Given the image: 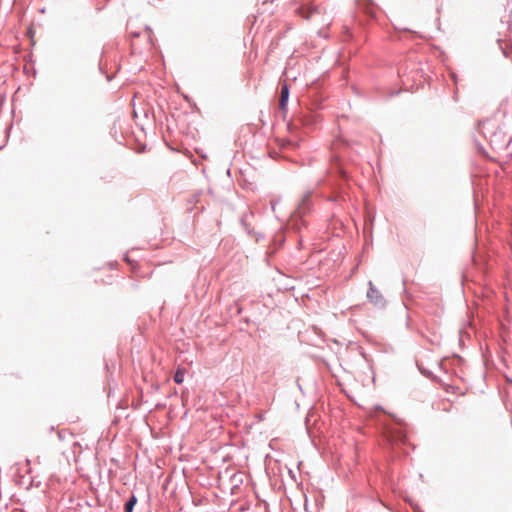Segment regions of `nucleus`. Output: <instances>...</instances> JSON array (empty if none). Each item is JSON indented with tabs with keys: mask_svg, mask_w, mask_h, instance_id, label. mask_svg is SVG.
<instances>
[{
	"mask_svg": "<svg viewBox=\"0 0 512 512\" xmlns=\"http://www.w3.org/2000/svg\"><path fill=\"white\" fill-rule=\"evenodd\" d=\"M309 199H310L309 193L304 195L300 205L298 206L297 210L295 211L294 215L292 216L293 219H295L297 217H302L306 213V211L309 208Z\"/></svg>",
	"mask_w": 512,
	"mask_h": 512,
	"instance_id": "obj_1",
	"label": "nucleus"
},
{
	"mask_svg": "<svg viewBox=\"0 0 512 512\" xmlns=\"http://www.w3.org/2000/svg\"><path fill=\"white\" fill-rule=\"evenodd\" d=\"M367 297L374 303V304H381L383 302V297L380 294V292L370 283L369 290L367 292Z\"/></svg>",
	"mask_w": 512,
	"mask_h": 512,
	"instance_id": "obj_2",
	"label": "nucleus"
},
{
	"mask_svg": "<svg viewBox=\"0 0 512 512\" xmlns=\"http://www.w3.org/2000/svg\"><path fill=\"white\" fill-rule=\"evenodd\" d=\"M289 98V88L287 84H283L281 87L279 107L281 110H285Z\"/></svg>",
	"mask_w": 512,
	"mask_h": 512,
	"instance_id": "obj_3",
	"label": "nucleus"
},
{
	"mask_svg": "<svg viewBox=\"0 0 512 512\" xmlns=\"http://www.w3.org/2000/svg\"><path fill=\"white\" fill-rule=\"evenodd\" d=\"M388 439L391 442L404 443L406 440V436L401 429H395L389 432Z\"/></svg>",
	"mask_w": 512,
	"mask_h": 512,
	"instance_id": "obj_4",
	"label": "nucleus"
},
{
	"mask_svg": "<svg viewBox=\"0 0 512 512\" xmlns=\"http://www.w3.org/2000/svg\"><path fill=\"white\" fill-rule=\"evenodd\" d=\"M184 369L178 368L175 375H174V381L177 384H181L184 381Z\"/></svg>",
	"mask_w": 512,
	"mask_h": 512,
	"instance_id": "obj_5",
	"label": "nucleus"
},
{
	"mask_svg": "<svg viewBox=\"0 0 512 512\" xmlns=\"http://www.w3.org/2000/svg\"><path fill=\"white\" fill-rule=\"evenodd\" d=\"M137 499L135 496H132L127 503L125 504V512H132L134 505L136 504Z\"/></svg>",
	"mask_w": 512,
	"mask_h": 512,
	"instance_id": "obj_6",
	"label": "nucleus"
},
{
	"mask_svg": "<svg viewBox=\"0 0 512 512\" xmlns=\"http://www.w3.org/2000/svg\"><path fill=\"white\" fill-rule=\"evenodd\" d=\"M511 382H512V379H511Z\"/></svg>",
	"mask_w": 512,
	"mask_h": 512,
	"instance_id": "obj_7",
	"label": "nucleus"
}]
</instances>
